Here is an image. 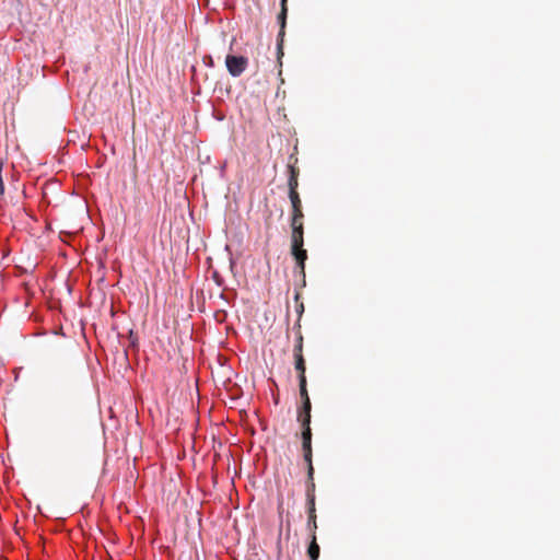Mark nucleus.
Returning <instances> with one entry per match:
<instances>
[{
  "mask_svg": "<svg viewBox=\"0 0 560 560\" xmlns=\"http://www.w3.org/2000/svg\"><path fill=\"white\" fill-rule=\"evenodd\" d=\"M306 385H307L306 377H302V380L299 381L300 396L302 398V405L306 406V408H308L310 406H312V404H311V399L308 396Z\"/></svg>",
  "mask_w": 560,
  "mask_h": 560,
  "instance_id": "obj_4",
  "label": "nucleus"
},
{
  "mask_svg": "<svg viewBox=\"0 0 560 560\" xmlns=\"http://www.w3.org/2000/svg\"><path fill=\"white\" fill-rule=\"evenodd\" d=\"M302 451L303 453H308L312 451V430L302 431Z\"/></svg>",
  "mask_w": 560,
  "mask_h": 560,
  "instance_id": "obj_9",
  "label": "nucleus"
},
{
  "mask_svg": "<svg viewBox=\"0 0 560 560\" xmlns=\"http://www.w3.org/2000/svg\"><path fill=\"white\" fill-rule=\"evenodd\" d=\"M303 354V336L302 332L298 331L296 342L293 349V355Z\"/></svg>",
  "mask_w": 560,
  "mask_h": 560,
  "instance_id": "obj_11",
  "label": "nucleus"
},
{
  "mask_svg": "<svg viewBox=\"0 0 560 560\" xmlns=\"http://www.w3.org/2000/svg\"><path fill=\"white\" fill-rule=\"evenodd\" d=\"M290 176H294L295 178H299V170L294 167L293 165L289 166Z\"/></svg>",
  "mask_w": 560,
  "mask_h": 560,
  "instance_id": "obj_19",
  "label": "nucleus"
},
{
  "mask_svg": "<svg viewBox=\"0 0 560 560\" xmlns=\"http://www.w3.org/2000/svg\"><path fill=\"white\" fill-rule=\"evenodd\" d=\"M294 368H295L296 372L299 373V381H301L302 377H306V375H305L306 366H305V360H304L303 354L294 355Z\"/></svg>",
  "mask_w": 560,
  "mask_h": 560,
  "instance_id": "obj_8",
  "label": "nucleus"
},
{
  "mask_svg": "<svg viewBox=\"0 0 560 560\" xmlns=\"http://www.w3.org/2000/svg\"><path fill=\"white\" fill-rule=\"evenodd\" d=\"M304 245H291V254L294 257L300 272L304 276L305 273V260L307 259V252L303 248Z\"/></svg>",
  "mask_w": 560,
  "mask_h": 560,
  "instance_id": "obj_2",
  "label": "nucleus"
},
{
  "mask_svg": "<svg viewBox=\"0 0 560 560\" xmlns=\"http://www.w3.org/2000/svg\"><path fill=\"white\" fill-rule=\"evenodd\" d=\"M2 168H3V163H2V161H0V196L4 194V183H3V179H2Z\"/></svg>",
  "mask_w": 560,
  "mask_h": 560,
  "instance_id": "obj_18",
  "label": "nucleus"
},
{
  "mask_svg": "<svg viewBox=\"0 0 560 560\" xmlns=\"http://www.w3.org/2000/svg\"><path fill=\"white\" fill-rule=\"evenodd\" d=\"M291 245H304V226L292 229Z\"/></svg>",
  "mask_w": 560,
  "mask_h": 560,
  "instance_id": "obj_7",
  "label": "nucleus"
},
{
  "mask_svg": "<svg viewBox=\"0 0 560 560\" xmlns=\"http://www.w3.org/2000/svg\"><path fill=\"white\" fill-rule=\"evenodd\" d=\"M307 527L312 535H316L315 532L317 529V522H316V513L314 514H307Z\"/></svg>",
  "mask_w": 560,
  "mask_h": 560,
  "instance_id": "obj_12",
  "label": "nucleus"
},
{
  "mask_svg": "<svg viewBox=\"0 0 560 560\" xmlns=\"http://www.w3.org/2000/svg\"><path fill=\"white\" fill-rule=\"evenodd\" d=\"M287 13H288L287 0H281V11H280L279 16H278V20H279V23H280V32H279V37L280 38H282V36L284 35Z\"/></svg>",
  "mask_w": 560,
  "mask_h": 560,
  "instance_id": "obj_6",
  "label": "nucleus"
},
{
  "mask_svg": "<svg viewBox=\"0 0 560 560\" xmlns=\"http://www.w3.org/2000/svg\"><path fill=\"white\" fill-rule=\"evenodd\" d=\"M303 218H304V215L292 214V217H291V229L302 228L303 226Z\"/></svg>",
  "mask_w": 560,
  "mask_h": 560,
  "instance_id": "obj_14",
  "label": "nucleus"
},
{
  "mask_svg": "<svg viewBox=\"0 0 560 560\" xmlns=\"http://www.w3.org/2000/svg\"><path fill=\"white\" fill-rule=\"evenodd\" d=\"M312 456H313V452L312 451H308V453H303V458H304V460H305L307 466L313 465Z\"/></svg>",
  "mask_w": 560,
  "mask_h": 560,
  "instance_id": "obj_17",
  "label": "nucleus"
},
{
  "mask_svg": "<svg viewBox=\"0 0 560 560\" xmlns=\"http://www.w3.org/2000/svg\"><path fill=\"white\" fill-rule=\"evenodd\" d=\"M315 481L314 479L306 481V497H315Z\"/></svg>",
  "mask_w": 560,
  "mask_h": 560,
  "instance_id": "obj_15",
  "label": "nucleus"
},
{
  "mask_svg": "<svg viewBox=\"0 0 560 560\" xmlns=\"http://www.w3.org/2000/svg\"><path fill=\"white\" fill-rule=\"evenodd\" d=\"M248 59L244 56L228 55L225 66L232 77H240L247 68Z\"/></svg>",
  "mask_w": 560,
  "mask_h": 560,
  "instance_id": "obj_1",
  "label": "nucleus"
},
{
  "mask_svg": "<svg viewBox=\"0 0 560 560\" xmlns=\"http://www.w3.org/2000/svg\"><path fill=\"white\" fill-rule=\"evenodd\" d=\"M289 199L292 206V214L304 215L302 210V201L299 194H289Z\"/></svg>",
  "mask_w": 560,
  "mask_h": 560,
  "instance_id": "obj_5",
  "label": "nucleus"
},
{
  "mask_svg": "<svg viewBox=\"0 0 560 560\" xmlns=\"http://www.w3.org/2000/svg\"><path fill=\"white\" fill-rule=\"evenodd\" d=\"M307 501V514L316 513L315 497H306Z\"/></svg>",
  "mask_w": 560,
  "mask_h": 560,
  "instance_id": "obj_16",
  "label": "nucleus"
},
{
  "mask_svg": "<svg viewBox=\"0 0 560 560\" xmlns=\"http://www.w3.org/2000/svg\"><path fill=\"white\" fill-rule=\"evenodd\" d=\"M314 466L311 465V466H307V480H312L314 479Z\"/></svg>",
  "mask_w": 560,
  "mask_h": 560,
  "instance_id": "obj_20",
  "label": "nucleus"
},
{
  "mask_svg": "<svg viewBox=\"0 0 560 560\" xmlns=\"http://www.w3.org/2000/svg\"><path fill=\"white\" fill-rule=\"evenodd\" d=\"M307 553L311 560H317L319 557V546L316 541V535H312V541L308 546Z\"/></svg>",
  "mask_w": 560,
  "mask_h": 560,
  "instance_id": "obj_10",
  "label": "nucleus"
},
{
  "mask_svg": "<svg viewBox=\"0 0 560 560\" xmlns=\"http://www.w3.org/2000/svg\"><path fill=\"white\" fill-rule=\"evenodd\" d=\"M288 186H289V194H299L298 192L299 178H295L294 176H290Z\"/></svg>",
  "mask_w": 560,
  "mask_h": 560,
  "instance_id": "obj_13",
  "label": "nucleus"
},
{
  "mask_svg": "<svg viewBox=\"0 0 560 560\" xmlns=\"http://www.w3.org/2000/svg\"><path fill=\"white\" fill-rule=\"evenodd\" d=\"M311 410L312 406L306 408L303 406L298 411V421L301 423L302 431L312 430L311 429Z\"/></svg>",
  "mask_w": 560,
  "mask_h": 560,
  "instance_id": "obj_3",
  "label": "nucleus"
}]
</instances>
